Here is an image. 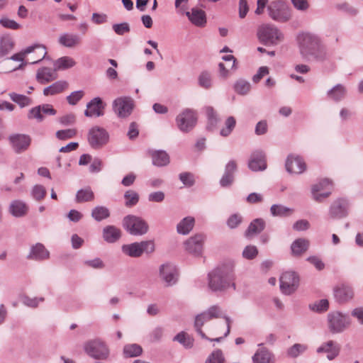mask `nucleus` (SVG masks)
Instances as JSON below:
<instances>
[{
	"instance_id": "obj_27",
	"label": "nucleus",
	"mask_w": 363,
	"mask_h": 363,
	"mask_svg": "<svg viewBox=\"0 0 363 363\" xmlns=\"http://www.w3.org/2000/svg\"><path fill=\"white\" fill-rule=\"evenodd\" d=\"M185 14L189 20L196 26L203 27L206 23V13L201 9L193 8L190 11H186Z\"/></svg>"
},
{
	"instance_id": "obj_15",
	"label": "nucleus",
	"mask_w": 363,
	"mask_h": 363,
	"mask_svg": "<svg viewBox=\"0 0 363 363\" xmlns=\"http://www.w3.org/2000/svg\"><path fill=\"white\" fill-rule=\"evenodd\" d=\"M333 188V182L328 179H323L311 187V194L313 199L318 201L322 202L325 198H328Z\"/></svg>"
},
{
	"instance_id": "obj_21",
	"label": "nucleus",
	"mask_w": 363,
	"mask_h": 363,
	"mask_svg": "<svg viewBox=\"0 0 363 363\" xmlns=\"http://www.w3.org/2000/svg\"><path fill=\"white\" fill-rule=\"evenodd\" d=\"M286 169L290 174H301L306 169V165L300 156L289 155L286 161Z\"/></svg>"
},
{
	"instance_id": "obj_12",
	"label": "nucleus",
	"mask_w": 363,
	"mask_h": 363,
	"mask_svg": "<svg viewBox=\"0 0 363 363\" xmlns=\"http://www.w3.org/2000/svg\"><path fill=\"white\" fill-rule=\"evenodd\" d=\"M134 108V100L130 96H121L113 101V110L121 118H125L131 113Z\"/></svg>"
},
{
	"instance_id": "obj_61",
	"label": "nucleus",
	"mask_w": 363,
	"mask_h": 363,
	"mask_svg": "<svg viewBox=\"0 0 363 363\" xmlns=\"http://www.w3.org/2000/svg\"><path fill=\"white\" fill-rule=\"evenodd\" d=\"M0 24L6 28L11 30H18L21 28V25L19 23L7 17H2L0 19Z\"/></svg>"
},
{
	"instance_id": "obj_11",
	"label": "nucleus",
	"mask_w": 363,
	"mask_h": 363,
	"mask_svg": "<svg viewBox=\"0 0 363 363\" xmlns=\"http://www.w3.org/2000/svg\"><path fill=\"white\" fill-rule=\"evenodd\" d=\"M87 140L93 149L98 150L108 143L109 134L104 128L96 125L89 129Z\"/></svg>"
},
{
	"instance_id": "obj_29",
	"label": "nucleus",
	"mask_w": 363,
	"mask_h": 363,
	"mask_svg": "<svg viewBox=\"0 0 363 363\" xmlns=\"http://www.w3.org/2000/svg\"><path fill=\"white\" fill-rule=\"evenodd\" d=\"M49 255L50 253L45 249L44 245L41 243H37L35 245L31 247L30 253L27 256V258L29 259L40 261L48 259Z\"/></svg>"
},
{
	"instance_id": "obj_9",
	"label": "nucleus",
	"mask_w": 363,
	"mask_h": 363,
	"mask_svg": "<svg viewBox=\"0 0 363 363\" xmlns=\"http://www.w3.org/2000/svg\"><path fill=\"white\" fill-rule=\"evenodd\" d=\"M84 352L96 359L105 360L109 356L106 345L99 339L91 340L84 344Z\"/></svg>"
},
{
	"instance_id": "obj_35",
	"label": "nucleus",
	"mask_w": 363,
	"mask_h": 363,
	"mask_svg": "<svg viewBox=\"0 0 363 363\" xmlns=\"http://www.w3.org/2000/svg\"><path fill=\"white\" fill-rule=\"evenodd\" d=\"M195 224L194 217L187 216L184 218L177 225V231L181 235H187L193 229Z\"/></svg>"
},
{
	"instance_id": "obj_28",
	"label": "nucleus",
	"mask_w": 363,
	"mask_h": 363,
	"mask_svg": "<svg viewBox=\"0 0 363 363\" xmlns=\"http://www.w3.org/2000/svg\"><path fill=\"white\" fill-rule=\"evenodd\" d=\"M57 78L56 71L53 68L41 67L38 69L36 73V79L41 84H48Z\"/></svg>"
},
{
	"instance_id": "obj_19",
	"label": "nucleus",
	"mask_w": 363,
	"mask_h": 363,
	"mask_svg": "<svg viewBox=\"0 0 363 363\" xmlns=\"http://www.w3.org/2000/svg\"><path fill=\"white\" fill-rule=\"evenodd\" d=\"M348 203L345 199H338L334 201L329 209V216L332 219H340L347 215Z\"/></svg>"
},
{
	"instance_id": "obj_20",
	"label": "nucleus",
	"mask_w": 363,
	"mask_h": 363,
	"mask_svg": "<svg viewBox=\"0 0 363 363\" xmlns=\"http://www.w3.org/2000/svg\"><path fill=\"white\" fill-rule=\"evenodd\" d=\"M316 352L318 354L326 353L327 359L331 361L335 359L340 354V345L333 340H328L323 342L317 347Z\"/></svg>"
},
{
	"instance_id": "obj_42",
	"label": "nucleus",
	"mask_w": 363,
	"mask_h": 363,
	"mask_svg": "<svg viewBox=\"0 0 363 363\" xmlns=\"http://www.w3.org/2000/svg\"><path fill=\"white\" fill-rule=\"evenodd\" d=\"M123 352L125 357H135L142 354L143 348L136 343L127 344L124 345Z\"/></svg>"
},
{
	"instance_id": "obj_8",
	"label": "nucleus",
	"mask_w": 363,
	"mask_h": 363,
	"mask_svg": "<svg viewBox=\"0 0 363 363\" xmlns=\"http://www.w3.org/2000/svg\"><path fill=\"white\" fill-rule=\"evenodd\" d=\"M222 317V311L220 307L214 305L208 308L206 311L198 314L195 317L194 328L201 338H207L206 334L202 331V326L207 322L213 318Z\"/></svg>"
},
{
	"instance_id": "obj_52",
	"label": "nucleus",
	"mask_w": 363,
	"mask_h": 363,
	"mask_svg": "<svg viewBox=\"0 0 363 363\" xmlns=\"http://www.w3.org/2000/svg\"><path fill=\"white\" fill-rule=\"evenodd\" d=\"M77 133L74 128L60 130L55 133L56 138L60 140H65L74 138Z\"/></svg>"
},
{
	"instance_id": "obj_25",
	"label": "nucleus",
	"mask_w": 363,
	"mask_h": 363,
	"mask_svg": "<svg viewBox=\"0 0 363 363\" xmlns=\"http://www.w3.org/2000/svg\"><path fill=\"white\" fill-rule=\"evenodd\" d=\"M237 169V164L234 160H230L225 165V172L220 180L222 187L230 186L234 182V174Z\"/></svg>"
},
{
	"instance_id": "obj_18",
	"label": "nucleus",
	"mask_w": 363,
	"mask_h": 363,
	"mask_svg": "<svg viewBox=\"0 0 363 363\" xmlns=\"http://www.w3.org/2000/svg\"><path fill=\"white\" fill-rule=\"evenodd\" d=\"M105 104L100 97H95L86 104V109L84 111V115L86 117H100L104 115V109Z\"/></svg>"
},
{
	"instance_id": "obj_48",
	"label": "nucleus",
	"mask_w": 363,
	"mask_h": 363,
	"mask_svg": "<svg viewBox=\"0 0 363 363\" xmlns=\"http://www.w3.org/2000/svg\"><path fill=\"white\" fill-rule=\"evenodd\" d=\"M174 341H177L182 344L185 348H191L194 345V340L184 332L179 333L173 338Z\"/></svg>"
},
{
	"instance_id": "obj_50",
	"label": "nucleus",
	"mask_w": 363,
	"mask_h": 363,
	"mask_svg": "<svg viewBox=\"0 0 363 363\" xmlns=\"http://www.w3.org/2000/svg\"><path fill=\"white\" fill-rule=\"evenodd\" d=\"M235 125L236 121L235 118L233 116H229L225 121V127L223 128L220 131V135L223 137L228 136L235 128Z\"/></svg>"
},
{
	"instance_id": "obj_34",
	"label": "nucleus",
	"mask_w": 363,
	"mask_h": 363,
	"mask_svg": "<svg viewBox=\"0 0 363 363\" xmlns=\"http://www.w3.org/2000/svg\"><path fill=\"white\" fill-rule=\"evenodd\" d=\"M68 87V83L65 80H59L43 89L45 96L55 95L62 92Z\"/></svg>"
},
{
	"instance_id": "obj_39",
	"label": "nucleus",
	"mask_w": 363,
	"mask_h": 363,
	"mask_svg": "<svg viewBox=\"0 0 363 363\" xmlns=\"http://www.w3.org/2000/svg\"><path fill=\"white\" fill-rule=\"evenodd\" d=\"M265 228V222L262 218H256L250 223L246 232L245 235L250 237L260 233Z\"/></svg>"
},
{
	"instance_id": "obj_26",
	"label": "nucleus",
	"mask_w": 363,
	"mask_h": 363,
	"mask_svg": "<svg viewBox=\"0 0 363 363\" xmlns=\"http://www.w3.org/2000/svg\"><path fill=\"white\" fill-rule=\"evenodd\" d=\"M82 39L77 34L72 33H62L58 38V43L68 48H73L81 44Z\"/></svg>"
},
{
	"instance_id": "obj_56",
	"label": "nucleus",
	"mask_w": 363,
	"mask_h": 363,
	"mask_svg": "<svg viewBox=\"0 0 363 363\" xmlns=\"http://www.w3.org/2000/svg\"><path fill=\"white\" fill-rule=\"evenodd\" d=\"M309 308L313 311L321 313L326 311L329 308V302L327 299H321L309 306Z\"/></svg>"
},
{
	"instance_id": "obj_1",
	"label": "nucleus",
	"mask_w": 363,
	"mask_h": 363,
	"mask_svg": "<svg viewBox=\"0 0 363 363\" xmlns=\"http://www.w3.org/2000/svg\"><path fill=\"white\" fill-rule=\"evenodd\" d=\"M299 53L303 60L325 62L330 60V53L321 38L310 32H301L296 36Z\"/></svg>"
},
{
	"instance_id": "obj_38",
	"label": "nucleus",
	"mask_w": 363,
	"mask_h": 363,
	"mask_svg": "<svg viewBox=\"0 0 363 363\" xmlns=\"http://www.w3.org/2000/svg\"><path fill=\"white\" fill-rule=\"evenodd\" d=\"M152 163L155 166L162 167L169 164V157L168 154L163 150H155L151 153Z\"/></svg>"
},
{
	"instance_id": "obj_44",
	"label": "nucleus",
	"mask_w": 363,
	"mask_h": 363,
	"mask_svg": "<svg viewBox=\"0 0 363 363\" xmlns=\"http://www.w3.org/2000/svg\"><path fill=\"white\" fill-rule=\"evenodd\" d=\"M273 216L286 217L294 213V209L280 204H274L270 208Z\"/></svg>"
},
{
	"instance_id": "obj_62",
	"label": "nucleus",
	"mask_w": 363,
	"mask_h": 363,
	"mask_svg": "<svg viewBox=\"0 0 363 363\" xmlns=\"http://www.w3.org/2000/svg\"><path fill=\"white\" fill-rule=\"evenodd\" d=\"M164 333V328L160 326L155 328L150 333L149 337L152 342L160 341Z\"/></svg>"
},
{
	"instance_id": "obj_36",
	"label": "nucleus",
	"mask_w": 363,
	"mask_h": 363,
	"mask_svg": "<svg viewBox=\"0 0 363 363\" xmlns=\"http://www.w3.org/2000/svg\"><path fill=\"white\" fill-rule=\"evenodd\" d=\"M14 42L9 35H4L0 38V57L7 55L13 48Z\"/></svg>"
},
{
	"instance_id": "obj_31",
	"label": "nucleus",
	"mask_w": 363,
	"mask_h": 363,
	"mask_svg": "<svg viewBox=\"0 0 363 363\" xmlns=\"http://www.w3.org/2000/svg\"><path fill=\"white\" fill-rule=\"evenodd\" d=\"M347 92V88L343 84H337L328 91L327 96L330 99L339 102L346 97Z\"/></svg>"
},
{
	"instance_id": "obj_3",
	"label": "nucleus",
	"mask_w": 363,
	"mask_h": 363,
	"mask_svg": "<svg viewBox=\"0 0 363 363\" xmlns=\"http://www.w3.org/2000/svg\"><path fill=\"white\" fill-rule=\"evenodd\" d=\"M47 55L46 47L42 44H35L27 47L21 52L13 55L9 59L21 62L18 67L13 70L23 69L27 64H36L45 58Z\"/></svg>"
},
{
	"instance_id": "obj_33",
	"label": "nucleus",
	"mask_w": 363,
	"mask_h": 363,
	"mask_svg": "<svg viewBox=\"0 0 363 363\" xmlns=\"http://www.w3.org/2000/svg\"><path fill=\"white\" fill-rule=\"evenodd\" d=\"M309 247V241L305 238L295 240L291 245V253L294 256H301L307 251Z\"/></svg>"
},
{
	"instance_id": "obj_58",
	"label": "nucleus",
	"mask_w": 363,
	"mask_h": 363,
	"mask_svg": "<svg viewBox=\"0 0 363 363\" xmlns=\"http://www.w3.org/2000/svg\"><path fill=\"white\" fill-rule=\"evenodd\" d=\"M112 28L118 35H123L130 30V25L126 22L113 24Z\"/></svg>"
},
{
	"instance_id": "obj_59",
	"label": "nucleus",
	"mask_w": 363,
	"mask_h": 363,
	"mask_svg": "<svg viewBox=\"0 0 363 363\" xmlns=\"http://www.w3.org/2000/svg\"><path fill=\"white\" fill-rule=\"evenodd\" d=\"M258 250L255 245H247L242 251V256L247 259H253L257 257Z\"/></svg>"
},
{
	"instance_id": "obj_17",
	"label": "nucleus",
	"mask_w": 363,
	"mask_h": 363,
	"mask_svg": "<svg viewBox=\"0 0 363 363\" xmlns=\"http://www.w3.org/2000/svg\"><path fill=\"white\" fill-rule=\"evenodd\" d=\"M159 274L166 286H172L177 282L178 271L173 264L165 263L162 264L159 269Z\"/></svg>"
},
{
	"instance_id": "obj_24",
	"label": "nucleus",
	"mask_w": 363,
	"mask_h": 363,
	"mask_svg": "<svg viewBox=\"0 0 363 363\" xmlns=\"http://www.w3.org/2000/svg\"><path fill=\"white\" fill-rule=\"evenodd\" d=\"M334 297L338 303H345L353 298L354 292L348 285L341 284L336 286L334 290Z\"/></svg>"
},
{
	"instance_id": "obj_49",
	"label": "nucleus",
	"mask_w": 363,
	"mask_h": 363,
	"mask_svg": "<svg viewBox=\"0 0 363 363\" xmlns=\"http://www.w3.org/2000/svg\"><path fill=\"white\" fill-rule=\"evenodd\" d=\"M251 88L250 84L245 79H239L234 84L235 91L240 95L247 94Z\"/></svg>"
},
{
	"instance_id": "obj_4",
	"label": "nucleus",
	"mask_w": 363,
	"mask_h": 363,
	"mask_svg": "<svg viewBox=\"0 0 363 363\" xmlns=\"http://www.w3.org/2000/svg\"><path fill=\"white\" fill-rule=\"evenodd\" d=\"M257 38L264 45H277L284 39L283 33L275 26L269 23L262 24L257 28Z\"/></svg>"
},
{
	"instance_id": "obj_5",
	"label": "nucleus",
	"mask_w": 363,
	"mask_h": 363,
	"mask_svg": "<svg viewBox=\"0 0 363 363\" xmlns=\"http://www.w3.org/2000/svg\"><path fill=\"white\" fill-rule=\"evenodd\" d=\"M123 227L129 234L135 236L143 235L149 229L148 224L144 219L133 215L123 218Z\"/></svg>"
},
{
	"instance_id": "obj_60",
	"label": "nucleus",
	"mask_w": 363,
	"mask_h": 363,
	"mask_svg": "<svg viewBox=\"0 0 363 363\" xmlns=\"http://www.w3.org/2000/svg\"><path fill=\"white\" fill-rule=\"evenodd\" d=\"M180 181L186 186H192L194 183V174L191 172H182L179 175Z\"/></svg>"
},
{
	"instance_id": "obj_30",
	"label": "nucleus",
	"mask_w": 363,
	"mask_h": 363,
	"mask_svg": "<svg viewBox=\"0 0 363 363\" xmlns=\"http://www.w3.org/2000/svg\"><path fill=\"white\" fill-rule=\"evenodd\" d=\"M104 240L108 243H114L121 237V230L114 225H107L102 232Z\"/></svg>"
},
{
	"instance_id": "obj_43",
	"label": "nucleus",
	"mask_w": 363,
	"mask_h": 363,
	"mask_svg": "<svg viewBox=\"0 0 363 363\" xmlns=\"http://www.w3.org/2000/svg\"><path fill=\"white\" fill-rule=\"evenodd\" d=\"M94 194L90 187H86L77 191L75 201L77 203L88 202L94 200Z\"/></svg>"
},
{
	"instance_id": "obj_45",
	"label": "nucleus",
	"mask_w": 363,
	"mask_h": 363,
	"mask_svg": "<svg viewBox=\"0 0 363 363\" xmlns=\"http://www.w3.org/2000/svg\"><path fill=\"white\" fill-rule=\"evenodd\" d=\"M308 350V346L304 344L296 343L286 350V355L290 358H296Z\"/></svg>"
},
{
	"instance_id": "obj_7",
	"label": "nucleus",
	"mask_w": 363,
	"mask_h": 363,
	"mask_svg": "<svg viewBox=\"0 0 363 363\" xmlns=\"http://www.w3.org/2000/svg\"><path fill=\"white\" fill-rule=\"evenodd\" d=\"M269 17L275 21L285 23L291 18V9L281 0L272 1L267 6Z\"/></svg>"
},
{
	"instance_id": "obj_13",
	"label": "nucleus",
	"mask_w": 363,
	"mask_h": 363,
	"mask_svg": "<svg viewBox=\"0 0 363 363\" xmlns=\"http://www.w3.org/2000/svg\"><path fill=\"white\" fill-rule=\"evenodd\" d=\"M280 289L286 295L293 294L298 287L299 277L294 272H285L279 279Z\"/></svg>"
},
{
	"instance_id": "obj_46",
	"label": "nucleus",
	"mask_w": 363,
	"mask_h": 363,
	"mask_svg": "<svg viewBox=\"0 0 363 363\" xmlns=\"http://www.w3.org/2000/svg\"><path fill=\"white\" fill-rule=\"evenodd\" d=\"M9 96L13 102L18 104L21 108L28 106L32 104L31 99L25 95L11 92L9 94Z\"/></svg>"
},
{
	"instance_id": "obj_41",
	"label": "nucleus",
	"mask_w": 363,
	"mask_h": 363,
	"mask_svg": "<svg viewBox=\"0 0 363 363\" xmlns=\"http://www.w3.org/2000/svg\"><path fill=\"white\" fill-rule=\"evenodd\" d=\"M206 113L208 119L206 128L208 130L213 131L216 129L219 122L218 114L211 106L206 108Z\"/></svg>"
},
{
	"instance_id": "obj_6",
	"label": "nucleus",
	"mask_w": 363,
	"mask_h": 363,
	"mask_svg": "<svg viewBox=\"0 0 363 363\" xmlns=\"http://www.w3.org/2000/svg\"><path fill=\"white\" fill-rule=\"evenodd\" d=\"M328 328L333 334L344 332L351 324L350 317L339 311H333L327 315Z\"/></svg>"
},
{
	"instance_id": "obj_16",
	"label": "nucleus",
	"mask_w": 363,
	"mask_h": 363,
	"mask_svg": "<svg viewBox=\"0 0 363 363\" xmlns=\"http://www.w3.org/2000/svg\"><path fill=\"white\" fill-rule=\"evenodd\" d=\"M8 139L12 149L17 154L26 151L31 143V138L27 134H11Z\"/></svg>"
},
{
	"instance_id": "obj_2",
	"label": "nucleus",
	"mask_w": 363,
	"mask_h": 363,
	"mask_svg": "<svg viewBox=\"0 0 363 363\" xmlns=\"http://www.w3.org/2000/svg\"><path fill=\"white\" fill-rule=\"evenodd\" d=\"M234 262H226L208 274V286L214 291H222L230 285L235 289L234 280Z\"/></svg>"
},
{
	"instance_id": "obj_40",
	"label": "nucleus",
	"mask_w": 363,
	"mask_h": 363,
	"mask_svg": "<svg viewBox=\"0 0 363 363\" xmlns=\"http://www.w3.org/2000/svg\"><path fill=\"white\" fill-rule=\"evenodd\" d=\"M76 62L73 58L68 56L60 57L54 62L53 68L55 71L65 70L75 65Z\"/></svg>"
},
{
	"instance_id": "obj_47",
	"label": "nucleus",
	"mask_w": 363,
	"mask_h": 363,
	"mask_svg": "<svg viewBox=\"0 0 363 363\" xmlns=\"http://www.w3.org/2000/svg\"><path fill=\"white\" fill-rule=\"evenodd\" d=\"M109 216V210L104 206H96L91 211V216L96 221H101Z\"/></svg>"
},
{
	"instance_id": "obj_51",
	"label": "nucleus",
	"mask_w": 363,
	"mask_h": 363,
	"mask_svg": "<svg viewBox=\"0 0 363 363\" xmlns=\"http://www.w3.org/2000/svg\"><path fill=\"white\" fill-rule=\"evenodd\" d=\"M125 199V206L131 207L136 205L139 201V195L137 192L133 190H128L124 194Z\"/></svg>"
},
{
	"instance_id": "obj_10",
	"label": "nucleus",
	"mask_w": 363,
	"mask_h": 363,
	"mask_svg": "<svg viewBox=\"0 0 363 363\" xmlns=\"http://www.w3.org/2000/svg\"><path fill=\"white\" fill-rule=\"evenodd\" d=\"M122 252L131 257H139L143 252L147 254L155 251V244L152 240L142 241L140 242H133L131 244L123 245L121 247Z\"/></svg>"
},
{
	"instance_id": "obj_57",
	"label": "nucleus",
	"mask_w": 363,
	"mask_h": 363,
	"mask_svg": "<svg viewBox=\"0 0 363 363\" xmlns=\"http://www.w3.org/2000/svg\"><path fill=\"white\" fill-rule=\"evenodd\" d=\"M84 96V92L82 90H78L72 92L67 96V101L70 105H76Z\"/></svg>"
},
{
	"instance_id": "obj_22",
	"label": "nucleus",
	"mask_w": 363,
	"mask_h": 363,
	"mask_svg": "<svg viewBox=\"0 0 363 363\" xmlns=\"http://www.w3.org/2000/svg\"><path fill=\"white\" fill-rule=\"evenodd\" d=\"M205 236L203 234H196L189 238L185 242V249L194 255H200L203 250Z\"/></svg>"
},
{
	"instance_id": "obj_53",
	"label": "nucleus",
	"mask_w": 363,
	"mask_h": 363,
	"mask_svg": "<svg viewBox=\"0 0 363 363\" xmlns=\"http://www.w3.org/2000/svg\"><path fill=\"white\" fill-rule=\"evenodd\" d=\"M28 118L35 120L38 123H40L44 120V116L42 113L40 105L30 108L28 113Z\"/></svg>"
},
{
	"instance_id": "obj_63",
	"label": "nucleus",
	"mask_w": 363,
	"mask_h": 363,
	"mask_svg": "<svg viewBox=\"0 0 363 363\" xmlns=\"http://www.w3.org/2000/svg\"><path fill=\"white\" fill-rule=\"evenodd\" d=\"M337 9L340 11H342L345 12L346 13L354 16L358 13V11L356 8L353 7L348 3H342L337 5Z\"/></svg>"
},
{
	"instance_id": "obj_14",
	"label": "nucleus",
	"mask_w": 363,
	"mask_h": 363,
	"mask_svg": "<svg viewBox=\"0 0 363 363\" xmlns=\"http://www.w3.org/2000/svg\"><path fill=\"white\" fill-rule=\"evenodd\" d=\"M197 118L196 112L189 108L184 110L176 118L178 128L184 133L189 132L195 126Z\"/></svg>"
},
{
	"instance_id": "obj_37",
	"label": "nucleus",
	"mask_w": 363,
	"mask_h": 363,
	"mask_svg": "<svg viewBox=\"0 0 363 363\" xmlns=\"http://www.w3.org/2000/svg\"><path fill=\"white\" fill-rule=\"evenodd\" d=\"M272 354L265 347L259 349L252 357L254 363H273Z\"/></svg>"
},
{
	"instance_id": "obj_32",
	"label": "nucleus",
	"mask_w": 363,
	"mask_h": 363,
	"mask_svg": "<svg viewBox=\"0 0 363 363\" xmlns=\"http://www.w3.org/2000/svg\"><path fill=\"white\" fill-rule=\"evenodd\" d=\"M9 211L14 217H23L27 213L28 206L23 201L15 200L10 203Z\"/></svg>"
},
{
	"instance_id": "obj_54",
	"label": "nucleus",
	"mask_w": 363,
	"mask_h": 363,
	"mask_svg": "<svg viewBox=\"0 0 363 363\" xmlns=\"http://www.w3.org/2000/svg\"><path fill=\"white\" fill-rule=\"evenodd\" d=\"M224 362L225 358L222 351L216 350L209 354L205 363H224Z\"/></svg>"
},
{
	"instance_id": "obj_64",
	"label": "nucleus",
	"mask_w": 363,
	"mask_h": 363,
	"mask_svg": "<svg viewBox=\"0 0 363 363\" xmlns=\"http://www.w3.org/2000/svg\"><path fill=\"white\" fill-rule=\"evenodd\" d=\"M351 315L357 320L359 324L363 325V307L354 308L351 311Z\"/></svg>"
},
{
	"instance_id": "obj_23",
	"label": "nucleus",
	"mask_w": 363,
	"mask_h": 363,
	"mask_svg": "<svg viewBox=\"0 0 363 363\" xmlns=\"http://www.w3.org/2000/svg\"><path fill=\"white\" fill-rule=\"evenodd\" d=\"M249 168L255 172L262 171L266 169L265 157L262 151H254L248 162Z\"/></svg>"
},
{
	"instance_id": "obj_55",
	"label": "nucleus",
	"mask_w": 363,
	"mask_h": 363,
	"mask_svg": "<svg viewBox=\"0 0 363 363\" xmlns=\"http://www.w3.org/2000/svg\"><path fill=\"white\" fill-rule=\"evenodd\" d=\"M31 195L35 200L38 201H41L46 195V189L43 186L36 184L31 190Z\"/></svg>"
}]
</instances>
